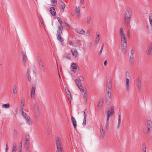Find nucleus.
<instances>
[{
  "mask_svg": "<svg viewBox=\"0 0 152 152\" xmlns=\"http://www.w3.org/2000/svg\"><path fill=\"white\" fill-rule=\"evenodd\" d=\"M60 19V18H58V22L61 24H62L63 23V22L61 20H60L59 19Z\"/></svg>",
  "mask_w": 152,
  "mask_h": 152,
  "instance_id": "864d4df0",
  "label": "nucleus"
},
{
  "mask_svg": "<svg viewBox=\"0 0 152 152\" xmlns=\"http://www.w3.org/2000/svg\"><path fill=\"white\" fill-rule=\"evenodd\" d=\"M27 76H28V80L29 82H30L31 81V77H29V69H27Z\"/></svg>",
  "mask_w": 152,
  "mask_h": 152,
  "instance_id": "4c0bfd02",
  "label": "nucleus"
},
{
  "mask_svg": "<svg viewBox=\"0 0 152 152\" xmlns=\"http://www.w3.org/2000/svg\"><path fill=\"white\" fill-rule=\"evenodd\" d=\"M10 105L9 103H7L5 104H3L2 105V107L5 108H8L10 107Z\"/></svg>",
  "mask_w": 152,
  "mask_h": 152,
  "instance_id": "7c9ffc66",
  "label": "nucleus"
},
{
  "mask_svg": "<svg viewBox=\"0 0 152 152\" xmlns=\"http://www.w3.org/2000/svg\"><path fill=\"white\" fill-rule=\"evenodd\" d=\"M127 35L128 37L130 36V32L129 30H128L127 31Z\"/></svg>",
  "mask_w": 152,
  "mask_h": 152,
  "instance_id": "603ef678",
  "label": "nucleus"
},
{
  "mask_svg": "<svg viewBox=\"0 0 152 152\" xmlns=\"http://www.w3.org/2000/svg\"><path fill=\"white\" fill-rule=\"evenodd\" d=\"M121 119H120V118L119 119H118V123H121Z\"/></svg>",
  "mask_w": 152,
  "mask_h": 152,
  "instance_id": "e2e57ef3",
  "label": "nucleus"
},
{
  "mask_svg": "<svg viewBox=\"0 0 152 152\" xmlns=\"http://www.w3.org/2000/svg\"><path fill=\"white\" fill-rule=\"evenodd\" d=\"M77 87L79 88V89L82 92H84L83 88L82 86V84H81V85H80L79 86H78Z\"/></svg>",
  "mask_w": 152,
  "mask_h": 152,
  "instance_id": "58836bf2",
  "label": "nucleus"
},
{
  "mask_svg": "<svg viewBox=\"0 0 152 152\" xmlns=\"http://www.w3.org/2000/svg\"><path fill=\"white\" fill-rule=\"evenodd\" d=\"M112 88L111 80L110 77H108L107 82L106 91H111Z\"/></svg>",
  "mask_w": 152,
  "mask_h": 152,
  "instance_id": "6e6552de",
  "label": "nucleus"
},
{
  "mask_svg": "<svg viewBox=\"0 0 152 152\" xmlns=\"http://www.w3.org/2000/svg\"><path fill=\"white\" fill-rule=\"evenodd\" d=\"M51 4L53 6H55L57 5V2L56 0H52L51 1Z\"/></svg>",
  "mask_w": 152,
  "mask_h": 152,
  "instance_id": "f704fd0d",
  "label": "nucleus"
},
{
  "mask_svg": "<svg viewBox=\"0 0 152 152\" xmlns=\"http://www.w3.org/2000/svg\"><path fill=\"white\" fill-rule=\"evenodd\" d=\"M100 137L102 139H103L105 135V132L103 130L102 127L101 126L100 128Z\"/></svg>",
  "mask_w": 152,
  "mask_h": 152,
  "instance_id": "ddd939ff",
  "label": "nucleus"
},
{
  "mask_svg": "<svg viewBox=\"0 0 152 152\" xmlns=\"http://www.w3.org/2000/svg\"><path fill=\"white\" fill-rule=\"evenodd\" d=\"M26 121H27V123L29 124L30 125L32 124V122L31 120L30 119V118L28 116H27L25 118Z\"/></svg>",
  "mask_w": 152,
  "mask_h": 152,
  "instance_id": "cd10ccee",
  "label": "nucleus"
},
{
  "mask_svg": "<svg viewBox=\"0 0 152 152\" xmlns=\"http://www.w3.org/2000/svg\"><path fill=\"white\" fill-rule=\"evenodd\" d=\"M114 107L113 106L111 107V109L108 110L107 111V117L106 122V127H105L106 129L108 127L109 123V118L110 116L113 115L114 113Z\"/></svg>",
  "mask_w": 152,
  "mask_h": 152,
  "instance_id": "39448f33",
  "label": "nucleus"
},
{
  "mask_svg": "<svg viewBox=\"0 0 152 152\" xmlns=\"http://www.w3.org/2000/svg\"><path fill=\"white\" fill-rule=\"evenodd\" d=\"M106 91V100L107 101H109L111 99V94L110 93V91Z\"/></svg>",
  "mask_w": 152,
  "mask_h": 152,
  "instance_id": "2eb2a0df",
  "label": "nucleus"
},
{
  "mask_svg": "<svg viewBox=\"0 0 152 152\" xmlns=\"http://www.w3.org/2000/svg\"><path fill=\"white\" fill-rule=\"evenodd\" d=\"M40 21L41 23L42 26H44L43 21L42 18L41 17H40Z\"/></svg>",
  "mask_w": 152,
  "mask_h": 152,
  "instance_id": "a18cd8bd",
  "label": "nucleus"
},
{
  "mask_svg": "<svg viewBox=\"0 0 152 152\" xmlns=\"http://www.w3.org/2000/svg\"><path fill=\"white\" fill-rule=\"evenodd\" d=\"M17 149V145L16 143H14L12 149V152H16Z\"/></svg>",
  "mask_w": 152,
  "mask_h": 152,
  "instance_id": "bb28decb",
  "label": "nucleus"
},
{
  "mask_svg": "<svg viewBox=\"0 0 152 152\" xmlns=\"http://www.w3.org/2000/svg\"><path fill=\"white\" fill-rule=\"evenodd\" d=\"M84 0H81V2H80L81 3L84 4Z\"/></svg>",
  "mask_w": 152,
  "mask_h": 152,
  "instance_id": "0e129e2a",
  "label": "nucleus"
},
{
  "mask_svg": "<svg viewBox=\"0 0 152 152\" xmlns=\"http://www.w3.org/2000/svg\"><path fill=\"white\" fill-rule=\"evenodd\" d=\"M37 59L40 69L42 72L44 73L45 72V68L43 65L41 56L39 54H37Z\"/></svg>",
  "mask_w": 152,
  "mask_h": 152,
  "instance_id": "423d86ee",
  "label": "nucleus"
},
{
  "mask_svg": "<svg viewBox=\"0 0 152 152\" xmlns=\"http://www.w3.org/2000/svg\"><path fill=\"white\" fill-rule=\"evenodd\" d=\"M25 99L24 98L22 99L21 105H20V110H23L25 106Z\"/></svg>",
  "mask_w": 152,
  "mask_h": 152,
  "instance_id": "b1692460",
  "label": "nucleus"
},
{
  "mask_svg": "<svg viewBox=\"0 0 152 152\" xmlns=\"http://www.w3.org/2000/svg\"><path fill=\"white\" fill-rule=\"evenodd\" d=\"M121 119V115L119 114H118V119Z\"/></svg>",
  "mask_w": 152,
  "mask_h": 152,
  "instance_id": "69168bd1",
  "label": "nucleus"
},
{
  "mask_svg": "<svg viewBox=\"0 0 152 152\" xmlns=\"http://www.w3.org/2000/svg\"><path fill=\"white\" fill-rule=\"evenodd\" d=\"M103 98H101L98 103L97 106V107L100 109H101L102 108V107L103 106Z\"/></svg>",
  "mask_w": 152,
  "mask_h": 152,
  "instance_id": "dca6fc26",
  "label": "nucleus"
},
{
  "mask_svg": "<svg viewBox=\"0 0 152 152\" xmlns=\"http://www.w3.org/2000/svg\"><path fill=\"white\" fill-rule=\"evenodd\" d=\"M125 86L126 91L128 92L129 89V81L127 78L126 79Z\"/></svg>",
  "mask_w": 152,
  "mask_h": 152,
  "instance_id": "f8f14e48",
  "label": "nucleus"
},
{
  "mask_svg": "<svg viewBox=\"0 0 152 152\" xmlns=\"http://www.w3.org/2000/svg\"><path fill=\"white\" fill-rule=\"evenodd\" d=\"M88 113V111L86 108L84 111V118H86Z\"/></svg>",
  "mask_w": 152,
  "mask_h": 152,
  "instance_id": "c9c22d12",
  "label": "nucleus"
},
{
  "mask_svg": "<svg viewBox=\"0 0 152 152\" xmlns=\"http://www.w3.org/2000/svg\"><path fill=\"white\" fill-rule=\"evenodd\" d=\"M104 65L105 66L107 65V60H106L104 62Z\"/></svg>",
  "mask_w": 152,
  "mask_h": 152,
  "instance_id": "052dcab7",
  "label": "nucleus"
},
{
  "mask_svg": "<svg viewBox=\"0 0 152 152\" xmlns=\"http://www.w3.org/2000/svg\"><path fill=\"white\" fill-rule=\"evenodd\" d=\"M86 124V118H84L83 121V125L84 126Z\"/></svg>",
  "mask_w": 152,
  "mask_h": 152,
  "instance_id": "37998d69",
  "label": "nucleus"
},
{
  "mask_svg": "<svg viewBox=\"0 0 152 152\" xmlns=\"http://www.w3.org/2000/svg\"><path fill=\"white\" fill-rule=\"evenodd\" d=\"M33 106L35 111L39 112V108L37 103L36 102L34 103Z\"/></svg>",
  "mask_w": 152,
  "mask_h": 152,
  "instance_id": "412c9836",
  "label": "nucleus"
},
{
  "mask_svg": "<svg viewBox=\"0 0 152 152\" xmlns=\"http://www.w3.org/2000/svg\"><path fill=\"white\" fill-rule=\"evenodd\" d=\"M18 152H22V150H18Z\"/></svg>",
  "mask_w": 152,
  "mask_h": 152,
  "instance_id": "774afa93",
  "label": "nucleus"
},
{
  "mask_svg": "<svg viewBox=\"0 0 152 152\" xmlns=\"http://www.w3.org/2000/svg\"><path fill=\"white\" fill-rule=\"evenodd\" d=\"M100 39V35L99 34H98L96 35V37L95 39V43H96V44H97L98 43Z\"/></svg>",
  "mask_w": 152,
  "mask_h": 152,
  "instance_id": "c85d7f7f",
  "label": "nucleus"
},
{
  "mask_svg": "<svg viewBox=\"0 0 152 152\" xmlns=\"http://www.w3.org/2000/svg\"><path fill=\"white\" fill-rule=\"evenodd\" d=\"M91 20V18L90 16H88L87 18V23L88 24L90 23Z\"/></svg>",
  "mask_w": 152,
  "mask_h": 152,
  "instance_id": "473e14b6",
  "label": "nucleus"
},
{
  "mask_svg": "<svg viewBox=\"0 0 152 152\" xmlns=\"http://www.w3.org/2000/svg\"><path fill=\"white\" fill-rule=\"evenodd\" d=\"M147 146L145 143H143L142 145V152H146Z\"/></svg>",
  "mask_w": 152,
  "mask_h": 152,
  "instance_id": "a878e982",
  "label": "nucleus"
},
{
  "mask_svg": "<svg viewBox=\"0 0 152 152\" xmlns=\"http://www.w3.org/2000/svg\"><path fill=\"white\" fill-rule=\"evenodd\" d=\"M56 145L57 146V152H64L61 140L58 137L56 138Z\"/></svg>",
  "mask_w": 152,
  "mask_h": 152,
  "instance_id": "20e7f679",
  "label": "nucleus"
},
{
  "mask_svg": "<svg viewBox=\"0 0 152 152\" xmlns=\"http://www.w3.org/2000/svg\"><path fill=\"white\" fill-rule=\"evenodd\" d=\"M22 146L21 144L19 145L18 146V150H22Z\"/></svg>",
  "mask_w": 152,
  "mask_h": 152,
  "instance_id": "5fc2aeb1",
  "label": "nucleus"
},
{
  "mask_svg": "<svg viewBox=\"0 0 152 152\" xmlns=\"http://www.w3.org/2000/svg\"><path fill=\"white\" fill-rule=\"evenodd\" d=\"M14 133H15V134L16 135L17 132V131H16V130H15L14 131Z\"/></svg>",
  "mask_w": 152,
  "mask_h": 152,
  "instance_id": "338daca9",
  "label": "nucleus"
},
{
  "mask_svg": "<svg viewBox=\"0 0 152 152\" xmlns=\"http://www.w3.org/2000/svg\"><path fill=\"white\" fill-rule=\"evenodd\" d=\"M76 12L78 16L79 17L80 15V8L79 6H77L76 7Z\"/></svg>",
  "mask_w": 152,
  "mask_h": 152,
  "instance_id": "5701e85b",
  "label": "nucleus"
},
{
  "mask_svg": "<svg viewBox=\"0 0 152 152\" xmlns=\"http://www.w3.org/2000/svg\"><path fill=\"white\" fill-rule=\"evenodd\" d=\"M21 53H22V56L25 55V54L24 53V52L23 51H21Z\"/></svg>",
  "mask_w": 152,
  "mask_h": 152,
  "instance_id": "13d9d810",
  "label": "nucleus"
},
{
  "mask_svg": "<svg viewBox=\"0 0 152 152\" xmlns=\"http://www.w3.org/2000/svg\"><path fill=\"white\" fill-rule=\"evenodd\" d=\"M146 53L148 56H152V41L149 43L146 48Z\"/></svg>",
  "mask_w": 152,
  "mask_h": 152,
  "instance_id": "0eeeda50",
  "label": "nucleus"
},
{
  "mask_svg": "<svg viewBox=\"0 0 152 152\" xmlns=\"http://www.w3.org/2000/svg\"><path fill=\"white\" fill-rule=\"evenodd\" d=\"M75 83L77 86L81 84V83L80 82L79 80L77 79H75Z\"/></svg>",
  "mask_w": 152,
  "mask_h": 152,
  "instance_id": "2f4dec72",
  "label": "nucleus"
},
{
  "mask_svg": "<svg viewBox=\"0 0 152 152\" xmlns=\"http://www.w3.org/2000/svg\"><path fill=\"white\" fill-rule=\"evenodd\" d=\"M63 29V28L62 26H59L58 28L56 34L57 39L61 43L63 42L64 41V39L61 36Z\"/></svg>",
  "mask_w": 152,
  "mask_h": 152,
  "instance_id": "7ed1b4c3",
  "label": "nucleus"
},
{
  "mask_svg": "<svg viewBox=\"0 0 152 152\" xmlns=\"http://www.w3.org/2000/svg\"><path fill=\"white\" fill-rule=\"evenodd\" d=\"M78 67L77 64L76 63H73L72 64L71 66V68L72 71H74V69H76Z\"/></svg>",
  "mask_w": 152,
  "mask_h": 152,
  "instance_id": "aec40b11",
  "label": "nucleus"
},
{
  "mask_svg": "<svg viewBox=\"0 0 152 152\" xmlns=\"http://www.w3.org/2000/svg\"><path fill=\"white\" fill-rule=\"evenodd\" d=\"M35 88V85H33L32 86L31 92V96L32 99H34V94Z\"/></svg>",
  "mask_w": 152,
  "mask_h": 152,
  "instance_id": "9b49d317",
  "label": "nucleus"
},
{
  "mask_svg": "<svg viewBox=\"0 0 152 152\" xmlns=\"http://www.w3.org/2000/svg\"><path fill=\"white\" fill-rule=\"evenodd\" d=\"M150 23L151 22V21H152V13H151L149 15V19Z\"/></svg>",
  "mask_w": 152,
  "mask_h": 152,
  "instance_id": "09e8293b",
  "label": "nucleus"
},
{
  "mask_svg": "<svg viewBox=\"0 0 152 152\" xmlns=\"http://www.w3.org/2000/svg\"><path fill=\"white\" fill-rule=\"evenodd\" d=\"M22 58L24 61L26 62V61L27 57L26 55L22 56Z\"/></svg>",
  "mask_w": 152,
  "mask_h": 152,
  "instance_id": "79ce46f5",
  "label": "nucleus"
},
{
  "mask_svg": "<svg viewBox=\"0 0 152 152\" xmlns=\"http://www.w3.org/2000/svg\"><path fill=\"white\" fill-rule=\"evenodd\" d=\"M69 96H67V98L70 101V102L71 103V99H72V97L71 94H70V95H69Z\"/></svg>",
  "mask_w": 152,
  "mask_h": 152,
  "instance_id": "49530a36",
  "label": "nucleus"
},
{
  "mask_svg": "<svg viewBox=\"0 0 152 152\" xmlns=\"http://www.w3.org/2000/svg\"><path fill=\"white\" fill-rule=\"evenodd\" d=\"M135 52V50L134 49H132L131 51V55H133Z\"/></svg>",
  "mask_w": 152,
  "mask_h": 152,
  "instance_id": "3c124183",
  "label": "nucleus"
},
{
  "mask_svg": "<svg viewBox=\"0 0 152 152\" xmlns=\"http://www.w3.org/2000/svg\"><path fill=\"white\" fill-rule=\"evenodd\" d=\"M103 49L101 48V49L100 51V52H99V54L100 55L101 54V53H102V51H103Z\"/></svg>",
  "mask_w": 152,
  "mask_h": 152,
  "instance_id": "bf43d9fd",
  "label": "nucleus"
},
{
  "mask_svg": "<svg viewBox=\"0 0 152 152\" xmlns=\"http://www.w3.org/2000/svg\"><path fill=\"white\" fill-rule=\"evenodd\" d=\"M60 5L62 9H64L65 8V4L64 2L61 1Z\"/></svg>",
  "mask_w": 152,
  "mask_h": 152,
  "instance_id": "e433bc0d",
  "label": "nucleus"
},
{
  "mask_svg": "<svg viewBox=\"0 0 152 152\" xmlns=\"http://www.w3.org/2000/svg\"><path fill=\"white\" fill-rule=\"evenodd\" d=\"M120 125H121V123H118V125H117V129H119L120 128Z\"/></svg>",
  "mask_w": 152,
  "mask_h": 152,
  "instance_id": "4d7b16f0",
  "label": "nucleus"
},
{
  "mask_svg": "<svg viewBox=\"0 0 152 152\" xmlns=\"http://www.w3.org/2000/svg\"><path fill=\"white\" fill-rule=\"evenodd\" d=\"M119 34L121 37V51L123 53L125 54L126 52L127 39L124 34L122 27L120 29Z\"/></svg>",
  "mask_w": 152,
  "mask_h": 152,
  "instance_id": "f257e3e1",
  "label": "nucleus"
},
{
  "mask_svg": "<svg viewBox=\"0 0 152 152\" xmlns=\"http://www.w3.org/2000/svg\"><path fill=\"white\" fill-rule=\"evenodd\" d=\"M79 79L80 81H83V77L82 76H80L79 77Z\"/></svg>",
  "mask_w": 152,
  "mask_h": 152,
  "instance_id": "c03bdc74",
  "label": "nucleus"
},
{
  "mask_svg": "<svg viewBox=\"0 0 152 152\" xmlns=\"http://www.w3.org/2000/svg\"><path fill=\"white\" fill-rule=\"evenodd\" d=\"M136 86L137 88L139 90L141 89V80L139 77H138L137 79Z\"/></svg>",
  "mask_w": 152,
  "mask_h": 152,
  "instance_id": "f3484780",
  "label": "nucleus"
},
{
  "mask_svg": "<svg viewBox=\"0 0 152 152\" xmlns=\"http://www.w3.org/2000/svg\"><path fill=\"white\" fill-rule=\"evenodd\" d=\"M20 111H21L22 113V115L24 117V118H26L27 116H28L27 114L25 113H24L23 110H20Z\"/></svg>",
  "mask_w": 152,
  "mask_h": 152,
  "instance_id": "ea45409f",
  "label": "nucleus"
},
{
  "mask_svg": "<svg viewBox=\"0 0 152 152\" xmlns=\"http://www.w3.org/2000/svg\"><path fill=\"white\" fill-rule=\"evenodd\" d=\"M134 61V55H130L129 58V62L130 64L133 65Z\"/></svg>",
  "mask_w": 152,
  "mask_h": 152,
  "instance_id": "4468645a",
  "label": "nucleus"
},
{
  "mask_svg": "<svg viewBox=\"0 0 152 152\" xmlns=\"http://www.w3.org/2000/svg\"><path fill=\"white\" fill-rule=\"evenodd\" d=\"M71 120L73 125L75 128L77 126L76 121L75 119L73 116H72L71 117Z\"/></svg>",
  "mask_w": 152,
  "mask_h": 152,
  "instance_id": "4be33fe9",
  "label": "nucleus"
},
{
  "mask_svg": "<svg viewBox=\"0 0 152 152\" xmlns=\"http://www.w3.org/2000/svg\"><path fill=\"white\" fill-rule=\"evenodd\" d=\"M83 96L85 101L86 102L87 99V94L86 92L84 93Z\"/></svg>",
  "mask_w": 152,
  "mask_h": 152,
  "instance_id": "72a5a7b5",
  "label": "nucleus"
},
{
  "mask_svg": "<svg viewBox=\"0 0 152 152\" xmlns=\"http://www.w3.org/2000/svg\"><path fill=\"white\" fill-rule=\"evenodd\" d=\"M50 11L51 15L53 16H55L56 15V13L55 10L53 7H51L50 8Z\"/></svg>",
  "mask_w": 152,
  "mask_h": 152,
  "instance_id": "a211bd4d",
  "label": "nucleus"
},
{
  "mask_svg": "<svg viewBox=\"0 0 152 152\" xmlns=\"http://www.w3.org/2000/svg\"><path fill=\"white\" fill-rule=\"evenodd\" d=\"M75 31L77 33L79 34H84L85 33V31L82 29H76Z\"/></svg>",
  "mask_w": 152,
  "mask_h": 152,
  "instance_id": "6ab92c4d",
  "label": "nucleus"
},
{
  "mask_svg": "<svg viewBox=\"0 0 152 152\" xmlns=\"http://www.w3.org/2000/svg\"><path fill=\"white\" fill-rule=\"evenodd\" d=\"M146 29L148 31L149 30V27L148 26H146Z\"/></svg>",
  "mask_w": 152,
  "mask_h": 152,
  "instance_id": "680f3d73",
  "label": "nucleus"
},
{
  "mask_svg": "<svg viewBox=\"0 0 152 152\" xmlns=\"http://www.w3.org/2000/svg\"><path fill=\"white\" fill-rule=\"evenodd\" d=\"M151 131H149L148 129L147 130L146 129H144L143 130V132L145 134H147L148 133L150 132Z\"/></svg>",
  "mask_w": 152,
  "mask_h": 152,
  "instance_id": "8fccbe9b",
  "label": "nucleus"
},
{
  "mask_svg": "<svg viewBox=\"0 0 152 152\" xmlns=\"http://www.w3.org/2000/svg\"><path fill=\"white\" fill-rule=\"evenodd\" d=\"M6 147L5 152H7V151L9 149L8 142L6 143Z\"/></svg>",
  "mask_w": 152,
  "mask_h": 152,
  "instance_id": "de8ad7c7",
  "label": "nucleus"
},
{
  "mask_svg": "<svg viewBox=\"0 0 152 152\" xmlns=\"http://www.w3.org/2000/svg\"><path fill=\"white\" fill-rule=\"evenodd\" d=\"M147 128L149 131L152 130V121L148 119L147 120Z\"/></svg>",
  "mask_w": 152,
  "mask_h": 152,
  "instance_id": "1a4fd4ad",
  "label": "nucleus"
},
{
  "mask_svg": "<svg viewBox=\"0 0 152 152\" xmlns=\"http://www.w3.org/2000/svg\"><path fill=\"white\" fill-rule=\"evenodd\" d=\"M71 52L72 55L75 57H76L77 55V50L75 48H73L71 50Z\"/></svg>",
  "mask_w": 152,
  "mask_h": 152,
  "instance_id": "393cba45",
  "label": "nucleus"
},
{
  "mask_svg": "<svg viewBox=\"0 0 152 152\" xmlns=\"http://www.w3.org/2000/svg\"><path fill=\"white\" fill-rule=\"evenodd\" d=\"M26 143L25 144V148L26 150H27L29 145V141L30 140V138L29 134L26 135Z\"/></svg>",
  "mask_w": 152,
  "mask_h": 152,
  "instance_id": "9d476101",
  "label": "nucleus"
},
{
  "mask_svg": "<svg viewBox=\"0 0 152 152\" xmlns=\"http://www.w3.org/2000/svg\"><path fill=\"white\" fill-rule=\"evenodd\" d=\"M132 15L131 12L129 10H126L125 12L124 17V24L125 25L127 26L129 24Z\"/></svg>",
  "mask_w": 152,
  "mask_h": 152,
  "instance_id": "f03ea898",
  "label": "nucleus"
},
{
  "mask_svg": "<svg viewBox=\"0 0 152 152\" xmlns=\"http://www.w3.org/2000/svg\"><path fill=\"white\" fill-rule=\"evenodd\" d=\"M90 32V31L89 30H88L86 32V34H88V36H89Z\"/></svg>",
  "mask_w": 152,
  "mask_h": 152,
  "instance_id": "6e6d98bb",
  "label": "nucleus"
},
{
  "mask_svg": "<svg viewBox=\"0 0 152 152\" xmlns=\"http://www.w3.org/2000/svg\"><path fill=\"white\" fill-rule=\"evenodd\" d=\"M65 91L67 95H70V94H71L70 92L69 91V89L66 87L65 88Z\"/></svg>",
  "mask_w": 152,
  "mask_h": 152,
  "instance_id": "a19ab883",
  "label": "nucleus"
},
{
  "mask_svg": "<svg viewBox=\"0 0 152 152\" xmlns=\"http://www.w3.org/2000/svg\"><path fill=\"white\" fill-rule=\"evenodd\" d=\"M13 93L15 95L17 93L18 90L16 86L15 85H14L13 86Z\"/></svg>",
  "mask_w": 152,
  "mask_h": 152,
  "instance_id": "c756f323",
  "label": "nucleus"
}]
</instances>
